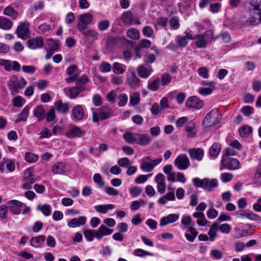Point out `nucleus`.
Masks as SVG:
<instances>
[{
  "mask_svg": "<svg viewBox=\"0 0 261 261\" xmlns=\"http://www.w3.org/2000/svg\"><path fill=\"white\" fill-rule=\"evenodd\" d=\"M30 107L28 106L24 107L22 111L18 115L17 119L15 120V123H18L20 121H25L29 114V111Z\"/></svg>",
  "mask_w": 261,
  "mask_h": 261,
  "instance_id": "nucleus-30",
  "label": "nucleus"
},
{
  "mask_svg": "<svg viewBox=\"0 0 261 261\" xmlns=\"http://www.w3.org/2000/svg\"><path fill=\"white\" fill-rule=\"evenodd\" d=\"M140 168L143 171L146 172L152 171L154 168L151 164V159L149 156L142 159Z\"/></svg>",
  "mask_w": 261,
  "mask_h": 261,
  "instance_id": "nucleus-18",
  "label": "nucleus"
},
{
  "mask_svg": "<svg viewBox=\"0 0 261 261\" xmlns=\"http://www.w3.org/2000/svg\"><path fill=\"white\" fill-rule=\"evenodd\" d=\"M195 128V124L193 122L189 123L188 125L187 126L186 128V130L187 132L189 133L188 136L189 137L193 138L196 136L195 132H193L194 128Z\"/></svg>",
  "mask_w": 261,
  "mask_h": 261,
  "instance_id": "nucleus-51",
  "label": "nucleus"
},
{
  "mask_svg": "<svg viewBox=\"0 0 261 261\" xmlns=\"http://www.w3.org/2000/svg\"><path fill=\"white\" fill-rule=\"evenodd\" d=\"M208 70L205 67H202L198 69V73L203 79H207L209 76Z\"/></svg>",
  "mask_w": 261,
  "mask_h": 261,
  "instance_id": "nucleus-57",
  "label": "nucleus"
},
{
  "mask_svg": "<svg viewBox=\"0 0 261 261\" xmlns=\"http://www.w3.org/2000/svg\"><path fill=\"white\" fill-rule=\"evenodd\" d=\"M127 35L132 39L138 40L140 37V32L138 30L132 28L127 30Z\"/></svg>",
  "mask_w": 261,
  "mask_h": 261,
  "instance_id": "nucleus-43",
  "label": "nucleus"
},
{
  "mask_svg": "<svg viewBox=\"0 0 261 261\" xmlns=\"http://www.w3.org/2000/svg\"><path fill=\"white\" fill-rule=\"evenodd\" d=\"M72 113L73 117L77 120H82L85 117V113L81 105H77L73 107Z\"/></svg>",
  "mask_w": 261,
  "mask_h": 261,
  "instance_id": "nucleus-20",
  "label": "nucleus"
},
{
  "mask_svg": "<svg viewBox=\"0 0 261 261\" xmlns=\"http://www.w3.org/2000/svg\"><path fill=\"white\" fill-rule=\"evenodd\" d=\"M13 25V22L7 17H0V28L4 30H10Z\"/></svg>",
  "mask_w": 261,
  "mask_h": 261,
  "instance_id": "nucleus-26",
  "label": "nucleus"
},
{
  "mask_svg": "<svg viewBox=\"0 0 261 261\" xmlns=\"http://www.w3.org/2000/svg\"><path fill=\"white\" fill-rule=\"evenodd\" d=\"M36 181V175L33 170L27 169L23 175L22 189L24 190H29L32 188L33 184Z\"/></svg>",
  "mask_w": 261,
  "mask_h": 261,
  "instance_id": "nucleus-6",
  "label": "nucleus"
},
{
  "mask_svg": "<svg viewBox=\"0 0 261 261\" xmlns=\"http://www.w3.org/2000/svg\"><path fill=\"white\" fill-rule=\"evenodd\" d=\"M221 165L223 168H227L229 170L238 169L240 167V162L238 159L234 158H226V156H222Z\"/></svg>",
  "mask_w": 261,
  "mask_h": 261,
  "instance_id": "nucleus-7",
  "label": "nucleus"
},
{
  "mask_svg": "<svg viewBox=\"0 0 261 261\" xmlns=\"http://www.w3.org/2000/svg\"><path fill=\"white\" fill-rule=\"evenodd\" d=\"M210 88H200L198 89V92L204 96L210 95L212 93L216 84L212 82L209 83Z\"/></svg>",
  "mask_w": 261,
  "mask_h": 261,
  "instance_id": "nucleus-39",
  "label": "nucleus"
},
{
  "mask_svg": "<svg viewBox=\"0 0 261 261\" xmlns=\"http://www.w3.org/2000/svg\"><path fill=\"white\" fill-rule=\"evenodd\" d=\"M3 14L13 19H16L19 15L18 12L10 6H8L4 8Z\"/></svg>",
  "mask_w": 261,
  "mask_h": 261,
  "instance_id": "nucleus-27",
  "label": "nucleus"
},
{
  "mask_svg": "<svg viewBox=\"0 0 261 261\" xmlns=\"http://www.w3.org/2000/svg\"><path fill=\"white\" fill-rule=\"evenodd\" d=\"M95 210L99 213L106 214L109 210H112L114 208V205L111 204L97 205L94 206Z\"/></svg>",
  "mask_w": 261,
  "mask_h": 261,
  "instance_id": "nucleus-35",
  "label": "nucleus"
},
{
  "mask_svg": "<svg viewBox=\"0 0 261 261\" xmlns=\"http://www.w3.org/2000/svg\"><path fill=\"white\" fill-rule=\"evenodd\" d=\"M93 181L97 184L98 188H101L104 187L105 182L102 179L101 175L99 173H95L93 176Z\"/></svg>",
  "mask_w": 261,
  "mask_h": 261,
  "instance_id": "nucleus-47",
  "label": "nucleus"
},
{
  "mask_svg": "<svg viewBox=\"0 0 261 261\" xmlns=\"http://www.w3.org/2000/svg\"><path fill=\"white\" fill-rule=\"evenodd\" d=\"M50 50H56L59 47V41L53 39H49L47 42Z\"/></svg>",
  "mask_w": 261,
  "mask_h": 261,
  "instance_id": "nucleus-46",
  "label": "nucleus"
},
{
  "mask_svg": "<svg viewBox=\"0 0 261 261\" xmlns=\"http://www.w3.org/2000/svg\"><path fill=\"white\" fill-rule=\"evenodd\" d=\"M134 254L138 257H143L146 256H152L153 255V254L152 253H150L149 252H148L147 251H145L142 249L138 248L135 249L134 251Z\"/></svg>",
  "mask_w": 261,
  "mask_h": 261,
  "instance_id": "nucleus-45",
  "label": "nucleus"
},
{
  "mask_svg": "<svg viewBox=\"0 0 261 261\" xmlns=\"http://www.w3.org/2000/svg\"><path fill=\"white\" fill-rule=\"evenodd\" d=\"M40 139L49 138L51 136V133L47 127H44L40 133Z\"/></svg>",
  "mask_w": 261,
  "mask_h": 261,
  "instance_id": "nucleus-63",
  "label": "nucleus"
},
{
  "mask_svg": "<svg viewBox=\"0 0 261 261\" xmlns=\"http://www.w3.org/2000/svg\"><path fill=\"white\" fill-rule=\"evenodd\" d=\"M219 116V112L217 109L212 110L204 118L202 121V124L206 127L214 126L218 122Z\"/></svg>",
  "mask_w": 261,
  "mask_h": 261,
  "instance_id": "nucleus-5",
  "label": "nucleus"
},
{
  "mask_svg": "<svg viewBox=\"0 0 261 261\" xmlns=\"http://www.w3.org/2000/svg\"><path fill=\"white\" fill-rule=\"evenodd\" d=\"M188 152L190 157L194 161H201L204 155L203 150L200 148L190 149Z\"/></svg>",
  "mask_w": 261,
  "mask_h": 261,
  "instance_id": "nucleus-14",
  "label": "nucleus"
},
{
  "mask_svg": "<svg viewBox=\"0 0 261 261\" xmlns=\"http://www.w3.org/2000/svg\"><path fill=\"white\" fill-rule=\"evenodd\" d=\"M192 181L195 187L202 188L204 190L209 191H213L218 186V180L216 178H205L201 179L198 177H195L192 179Z\"/></svg>",
  "mask_w": 261,
  "mask_h": 261,
  "instance_id": "nucleus-1",
  "label": "nucleus"
},
{
  "mask_svg": "<svg viewBox=\"0 0 261 261\" xmlns=\"http://www.w3.org/2000/svg\"><path fill=\"white\" fill-rule=\"evenodd\" d=\"M137 143L140 145H148L152 141V138L147 134L137 133Z\"/></svg>",
  "mask_w": 261,
  "mask_h": 261,
  "instance_id": "nucleus-22",
  "label": "nucleus"
},
{
  "mask_svg": "<svg viewBox=\"0 0 261 261\" xmlns=\"http://www.w3.org/2000/svg\"><path fill=\"white\" fill-rule=\"evenodd\" d=\"M160 84V80L159 78H156L148 84L147 88L151 91H156L159 89Z\"/></svg>",
  "mask_w": 261,
  "mask_h": 261,
  "instance_id": "nucleus-44",
  "label": "nucleus"
},
{
  "mask_svg": "<svg viewBox=\"0 0 261 261\" xmlns=\"http://www.w3.org/2000/svg\"><path fill=\"white\" fill-rule=\"evenodd\" d=\"M172 80V77L169 74H163L162 75L161 80L160 81V83L162 86H167L171 82Z\"/></svg>",
  "mask_w": 261,
  "mask_h": 261,
  "instance_id": "nucleus-49",
  "label": "nucleus"
},
{
  "mask_svg": "<svg viewBox=\"0 0 261 261\" xmlns=\"http://www.w3.org/2000/svg\"><path fill=\"white\" fill-rule=\"evenodd\" d=\"M255 182L258 185H261V164L256 170L255 176Z\"/></svg>",
  "mask_w": 261,
  "mask_h": 261,
  "instance_id": "nucleus-62",
  "label": "nucleus"
},
{
  "mask_svg": "<svg viewBox=\"0 0 261 261\" xmlns=\"http://www.w3.org/2000/svg\"><path fill=\"white\" fill-rule=\"evenodd\" d=\"M38 156L34 153L27 152L25 155V160L29 163L35 162L38 160Z\"/></svg>",
  "mask_w": 261,
  "mask_h": 261,
  "instance_id": "nucleus-53",
  "label": "nucleus"
},
{
  "mask_svg": "<svg viewBox=\"0 0 261 261\" xmlns=\"http://www.w3.org/2000/svg\"><path fill=\"white\" fill-rule=\"evenodd\" d=\"M142 191V189L138 187L135 186L130 189V193L132 197H135L138 196Z\"/></svg>",
  "mask_w": 261,
  "mask_h": 261,
  "instance_id": "nucleus-61",
  "label": "nucleus"
},
{
  "mask_svg": "<svg viewBox=\"0 0 261 261\" xmlns=\"http://www.w3.org/2000/svg\"><path fill=\"white\" fill-rule=\"evenodd\" d=\"M85 88L83 86L73 87L69 89V97L71 99L75 98L77 95L84 91Z\"/></svg>",
  "mask_w": 261,
  "mask_h": 261,
  "instance_id": "nucleus-28",
  "label": "nucleus"
},
{
  "mask_svg": "<svg viewBox=\"0 0 261 261\" xmlns=\"http://www.w3.org/2000/svg\"><path fill=\"white\" fill-rule=\"evenodd\" d=\"M137 133L126 132L123 134V138L129 144L137 143Z\"/></svg>",
  "mask_w": 261,
  "mask_h": 261,
  "instance_id": "nucleus-33",
  "label": "nucleus"
},
{
  "mask_svg": "<svg viewBox=\"0 0 261 261\" xmlns=\"http://www.w3.org/2000/svg\"><path fill=\"white\" fill-rule=\"evenodd\" d=\"M218 230L217 223L214 222L211 225L210 229L208 232L210 240L213 242L217 236V231Z\"/></svg>",
  "mask_w": 261,
  "mask_h": 261,
  "instance_id": "nucleus-36",
  "label": "nucleus"
},
{
  "mask_svg": "<svg viewBox=\"0 0 261 261\" xmlns=\"http://www.w3.org/2000/svg\"><path fill=\"white\" fill-rule=\"evenodd\" d=\"M45 237L44 236H39L33 237L31 239L30 243L31 245L34 247H38L45 241Z\"/></svg>",
  "mask_w": 261,
  "mask_h": 261,
  "instance_id": "nucleus-37",
  "label": "nucleus"
},
{
  "mask_svg": "<svg viewBox=\"0 0 261 261\" xmlns=\"http://www.w3.org/2000/svg\"><path fill=\"white\" fill-rule=\"evenodd\" d=\"M122 19L125 25L131 24L133 20L132 13L129 11L124 12L122 14Z\"/></svg>",
  "mask_w": 261,
  "mask_h": 261,
  "instance_id": "nucleus-38",
  "label": "nucleus"
},
{
  "mask_svg": "<svg viewBox=\"0 0 261 261\" xmlns=\"http://www.w3.org/2000/svg\"><path fill=\"white\" fill-rule=\"evenodd\" d=\"M92 16L90 13H84L80 15L78 17L77 28L79 29L87 27V25L92 22Z\"/></svg>",
  "mask_w": 261,
  "mask_h": 261,
  "instance_id": "nucleus-11",
  "label": "nucleus"
},
{
  "mask_svg": "<svg viewBox=\"0 0 261 261\" xmlns=\"http://www.w3.org/2000/svg\"><path fill=\"white\" fill-rule=\"evenodd\" d=\"M174 164L179 170H186L190 166V162L186 154H181L175 159Z\"/></svg>",
  "mask_w": 261,
  "mask_h": 261,
  "instance_id": "nucleus-9",
  "label": "nucleus"
},
{
  "mask_svg": "<svg viewBox=\"0 0 261 261\" xmlns=\"http://www.w3.org/2000/svg\"><path fill=\"white\" fill-rule=\"evenodd\" d=\"M179 219V215L176 214H169L162 217L160 221L161 226H164L176 221Z\"/></svg>",
  "mask_w": 261,
  "mask_h": 261,
  "instance_id": "nucleus-16",
  "label": "nucleus"
},
{
  "mask_svg": "<svg viewBox=\"0 0 261 261\" xmlns=\"http://www.w3.org/2000/svg\"><path fill=\"white\" fill-rule=\"evenodd\" d=\"M8 216V206L3 204L0 206V219H5Z\"/></svg>",
  "mask_w": 261,
  "mask_h": 261,
  "instance_id": "nucleus-55",
  "label": "nucleus"
},
{
  "mask_svg": "<svg viewBox=\"0 0 261 261\" xmlns=\"http://www.w3.org/2000/svg\"><path fill=\"white\" fill-rule=\"evenodd\" d=\"M27 84V82L23 77H18L17 76H12L8 83L9 87L11 94L15 95L20 89L23 88Z\"/></svg>",
  "mask_w": 261,
  "mask_h": 261,
  "instance_id": "nucleus-4",
  "label": "nucleus"
},
{
  "mask_svg": "<svg viewBox=\"0 0 261 261\" xmlns=\"http://www.w3.org/2000/svg\"><path fill=\"white\" fill-rule=\"evenodd\" d=\"M85 135V132L77 126L70 128L68 133L69 137H81Z\"/></svg>",
  "mask_w": 261,
  "mask_h": 261,
  "instance_id": "nucleus-25",
  "label": "nucleus"
},
{
  "mask_svg": "<svg viewBox=\"0 0 261 261\" xmlns=\"http://www.w3.org/2000/svg\"><path fill=\"white\" fill-rule=\"evenodd\" d=\"M241 112L246 116H249L253 113V108L247 106L242 107Z\"/></svg>",
  "mask_w": 261,
  "mask_h": 261,
  "instance_id": "nucleus-64",
  "label": "nucleus"
},
{
  "mask_svg": "<svg viewBox=\"0 0 261 261\" xmlns=\"http://www.w3.org/2000/svg\"><path fill=\"white\" fill-rule=\"evenodd\" d=\"M95 237L97 239L100 240L105 236L111 234L113 231L112 229L107 228L105 225H101L99 228L94 231Z\"/></svg>",
  "mask_w": 261,
  "mask_h": 261,
  "instance_id": "nucleus-15",
  "label": "nucleus"
},
{
  "mask_svg": "<svg viewBox=\"0 0 261 261\" xmlns=\"http://www.w3.org/2000/svg\"><path fill=\"white\" fill-rule=\"evenodd\" d=\"M16 34L20 39L26 40L30 33L29 23L27 21L20 22L16 31Z\"/></svg>",
  "mask_w": 261,
  "mask_h": 261,
  "instance_id": "nucleus-8",
  "label": "nucleus"
},
{
  "mask_svg": "<svg viewBox=\"0 0 261 261\" xmlns=\"http://www.w3.org/2000/svg\"><path fill=\"white\" fill-rule=\"evenodd\" d=\"M98 112L99 118L102 120L110 118L113 114L112 110L108 107H102L98 109Z\"/></svg>",
  "mask_w": 261,
  "mask_h": 261,
  "instance_id": "nucleus-19",
  "label": "nucleus"
},
{
  "mask_svg": "<svg viewBox=\"0 0 261 261\" xmlns=\"http://www.w3.org/2000/svg\"><path fill=\"white\" fill-rule=\"evenodd\" d=\"M203 102L196 96H191L186 100L185 105L187 107L199 110L203 106Z\"/></svg>",
  "mask_w": 261,
  "mask_h": 261,
  "instance_id": "nucleus-10",
  "label": "nucleus"
},
{
  "mask_svg": "<svg viewBox=\"0 0 261 261\" xmlns=\"http://www.w3.org/2000/svg\"><path fill=\"white\" fill-rule=\"evenodd\" d=\"M137 71L139 75L143 79L148 78L151 73V71L148 70L143 65H139L137 68Z\"/></svg>",
  "mask_w": 261,
  "mask_h": 261,
  "instance_id": "nucleus-32",
  "label": "nucleus"
},
{
  "mask_svg": "<svg viewBox=\"0 0 261 261\" xmlns=\"http://www.w3.org/2000/svg\"><path fill=\"white\" fill-rule=\"evenodd\" d=\"M56 110L61 113H66L69 111V104L68 103H62L61 100H58L55 103Z\"/></svg>",
  "mask_w": 261,
  "mask_h": 261,
  "instance_id": "nucleus-29",
  "label": "nucleus"
},
{
  "mask_svg": "<svg viewBox=\"0 0 261 261\" xmlns=\"http://www.w3.org/2000/svg\"><path fill=\"white\" fill-rule=\"evenodd\" d=\"M142 33L144 36L148 38H150L153 35V30L150 27L145 26L142 30Z\"/></svg>",
  "mask_w": 261,
  "mask_h": 261,
  "instance_id": "nucleus-56",
  "label": "nucleus"
},
{
  "mask_svg": "<svg viewBox=\"0 0 261 261\" xmlns=\"http://www.w3.org/2000/svg\"><path fill=\"white\" fill-rule=\"evenodd\" d=\"M37 210L40 211L46 216H48L51 214L50 206L48 204H38Z\"/></svg>",
  "mask_w": 261,
  "mask_h": 261,
  "instance_id": "nucleus-41",
  "label": "nucleus"
},
{
  "mask_svg": "<svg viewBox=\"0 0 261 261\" xmlns=\"http://www.w3.org/2000/svg\"><path fill=\"white\" fill-rule=\"evenodd\" d=\"M140 100V94L138 93H133L129 97L130 103L132 106L137 105Z\"/></svg>",
  "mask_w": 261,
  "mask_h": 261,
  "instance_id": "nucleus-48",
  "label": "nucleus"
},
{
  "mask_svg": "<svg viewBox=\"0 0 261 261\" xmlns=\"http://www.w3.org/2000/svg\"><path fill=\"white\" fill-rule=\"evenodd\" d=\"M77 70V66L74 64L71 65L68 67L66 71L67 74L70 76L65 79L67 83H72L78 79L80 73H75Z\"/></svg>",
  "mask_w": 261,
  "mask_h": 261,
  "instance_id": "nucleus-12",
  "label": "nucleus"
},
{
  "mask_svg": "<svg viewBox=\"0 0 261 261\" xmlns=\"http://www.w3.org/2000/svg\"><path fill=\"white\" fill-rule=\"evenodd\" d=\"M221 149V145L218 143H214L210 148V154L214 158H216L219 154Z\"/></svg>",
  "mask_w": 261,
  "mask_h": 261,
  "instance_id": "nucleus-34",
  "label": "nucleus"
},
{
  "mask_svg": "<svg viewBox=\"0 0 261 261\" xmlns=\"http://www.w3.org/2000/svg\"><path fill=\"white\" fill-rule=\"evenodd\" d=\"M110 26V21L108 20H105L99 22L98 28L99 30L104 31Z\"/></svg>",
  "mask_w": 261,
  "mask_h": 261,
  "instance_id": "nucleus-58",
  "label": "nucleus"
},
{
  "mask_svg": "<svg viewBox=\"0 0 261 261\" xmlns=\"http://www.w3.org/2000/svg\"><path fill=\"white\" fill-rule=\"evenodd\" d=\"M34 115L38 118V121H42L45 117V111L42 106H37L33 111Z\"/></svg>",
  "mask_w": 261,
  "mask_h": 261,
  "instance_id": "nucleus-31",
  "label": "nucleus"
},
{
  "mask_svg": "<svg viewBox=\"0 0 261 261\" xmlns=\"http://www.w3.org/2000/svg\"><path fill=\"white\" fill-rule=\"evenodd\" d=\"M95 230H85L84 231V234L88 241H92L95 236Z\"/></svg>",
  "mask_w": 261,
  "mask_h": 261,
  "instance_id": "nucleus-59",
  "label": "nucleus"
},
{
  "mask_svg": "<svg viewBox=\"0 0 261 261\" xmlns=\"http://www.w3.org/2000/svg\"><path fill=\"white\" fill-rule=\"evenodd\" d=\"M239 132L240 136L242 138H245L252 133V129L251 126L245 125L240 128Z\"/></svg>",
  "mask_w": 261,
  "mask_h": 261,
  "instance_id": "nucleus-40",
  "label": "nucleus"
},
{
  "mask_svg": "<svg viewBox=\"0 0 261 261\" xmlns=\"http://www.w3.org/2000/svg\"><path fill=\"white\" fill-rule=\"evenodd\" d=\"M0 65L4 67L5 69L7 71H10L12 70V63L10 60L1 59Z\"/></svg>",
  "mask_w": 261,
  "mask_h": 261,
  "instance_id": "nucleus-50",
  "label": "nucleus"
},
{
  "mask_svg": "<svg viewBox=\"0 0 261 261\" xmlns=\"http://www.w3.org/2000/svg\"><path fill=\"white\" fill-rule=\"evenodd\" d=\"M127 96L125 93H122L119 96V101L118 105L119 107L124 106L127 101Z\"/></svg>",
  "mask_w": 261,
  "mask_h": 261,
  "instance_id": "nucleus-60",
  "label": "nucleus"
},
{
  "mask_svg": "<svg viewBox=\"0 0 261 261\" xmlns=\"http://www.w3.org/2000/svg\"><path fill=\"white\" fill-rule=\"evenodd\" d=\"M86 221V218L85 216H81L78 218H73L68 223V226L75 228L84 225Z\"/></svg>",
  "mask_w": 261,
  "mask_h": 261,
  "instance_id": "nucleus-23",
  "label": "nucleus"
},
{
  "mask_svg": "<svg viewBox=\"0 0 261 261\" xmlns=\"http://www.w3.org/2000/svg\"><path fill=\"white\" fill-rule=\"evenodd\" d=\"M79 30L86 37L94 40L98 38V33L95 31L89 29L87 27L79 29Z\"/></svg>",
  "mask_w": 261,
  "mask_h": 261,
  "instance_id": "nucleus-21",
  "label": "nucleus"
},
{
  "mask_svg": "<svg viewBox=\"0 0 261 261\" xmlns=\"http://www.w3.org/2000/svg\"><path fill=\"white\" fill-rule=\"evenodd\" d=\"M217 226L218 227V230H220V231L223 233H229L231 230L230 225L227 223H224L221 225H219L217 223Z\"/></svg>",
  "mask_w": 261,
  "mask_h": 261,
  "instance_id": "nucleus-52",
  "label": "nucleus"
},
{
  "mask_svg": "<svg viewBox=\"0 0 261 261\" xmlns=\"http://www.w3.org/2000/svg\"><path fill=\"white\" fill-rule=\"evenodd\" d=\"M27 44L29 48L36 49L42 47L44 44V42L41 37H37L29 39Z\"/></svg>",
  "mask_w": 261,
  "mask_h": 261,
  "instance_id": "nucleus-13",
  "label": "nucleus"
},
{
  "mask_svg": "<svg viewBox=\"0 0 261 261\" xmlns=\"http://www.w3.org/2000/svg\"><path fill=\"white\" fill-rule=\"evenodd\" d=\"M250 10L254 14L257 15L259 18L252 17L249 20H246L244 25H256L261 23V0H251Z\"/></svg>",
  "mask_w": 261,
  "mask_h": 261,
  "instance_id": "nucleus-2",
  "label": "nucleus"
},
{
  "mask_svg": "<svg viewBox=\"0 0 261 261\" xmlns=\"http://www.w3.org/2000/svg\"><path fill=\"white\" fill-rule=\"evenodd\" d=\"M125 71L124 66L118 62H115L113 65V71L115 74H122Z\"/></svg>",
  "mask_w": 261,
  "mask_h": 261,
  "instance_id": "nucleus-42",
  "label": "nucleus"
},
{
  "mask_svg": "<svg viewBox=\"0 0 261 261\" xmlns=\"http://www.w3.org/2000/svg\"><path fill=\"white\" fill-rule=\"evenodd\" d=\"M127 83L131 87H138L140 85V80L137 76L134 70L127 75Z\"/></svg>",
  "mask_w": 261,
  "mask_h": 261,
  "instance_id": "nucleus-17",
  "label": "nucleus"
},
{
  "mask_svg": "<svg viewBox=\"0 0 261 261\" xmlns=\"http://www.w3.org/2000/svg\"><path fill=\"white\" fill-rule=\"evenodd\" d=\"M213 32L212 30L206 31L203 34H198L195 36L196 40L195 45L197 48H205L208 43H210L213 39Z\"/></svg>",
  "mask_w": 261,
  "mask_h": 261,
  "instance_id": "nucleus-3",
  "label": "nucleus"
},
{
  "mask_svg": "<svg viewBox=\"0 0 261 261\" xmlns=\"http://www.w3.org/2000/svg\"><path fill=\"white\" fill-rule=\"evenodd\" d=\"M51 170L55 174H63L66 172V164L62 162L56 163L53 166Z\"/></svg>",
  "mask_w": 261,
  "mask_h": 261,
  "instance_id": "nucleus-24",
  "label": "nucleus"
},
{
  "mask_svg": "<svg viewBox=\"0 0 261 261\" xmlns=\"http://www.w3.org/2000/svg\"><path fill=\"white\" fill-rule=\"evenodd\" d=\"M112 69L111 65L106 62H102L99 66V70L102 72H107L110 71Z\"/></svg>",
  "mask_w": 261,
  "mask_h": 261,
  "instance_id": "nucleus-54",
  "label": "nucleus"
}]
</instances>
